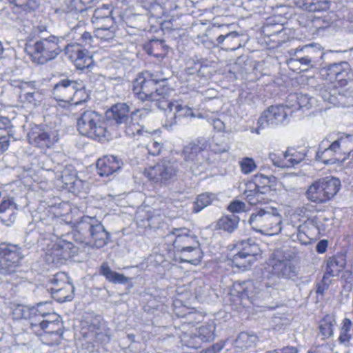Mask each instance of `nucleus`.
<instances>
[{"label":"nucleus","instance_id":"f257e3e1","mask_svg":"<svg viewBox=\"0 0 353 353\" xmlns=\"http://www.w3.org/2000/svg\"><path fill=\"white\" fill-rule=\"evenodd\" d=\"M30 317L32 329L41 334V341L48 345L58 344L63 334V323L60 316L54 312L52 303H39L36 307L30 308Z\"/></svg>","mask_w":353,"mask_h":353},{"label":"nucleus","instance_id":"f03ea898","mask_svg":"<svg viewBox=\"0 0 353 353\" xmlns=\"http://www.w3.org/2000/svg\"><path fill=\"white\" fill-rule=\"evenodd\" d=\"M166 239L173 246L176 261L194 265L200 263L203 252L197 237L190 230L185 228H174L166 236Z\"/></svg>","mask_w":353,"mask_h":353},{"label":"nucleus","instance_id":"7ed1b4c3","mask_svg":"<svg viewBox=\"0 0 353 353\" xmlns=\"http://www.w3.org/2000/svg\"><path fill=\"white\" fill-rule=\"evenodd\" d=\"M145 112L137 110L130 114V108L126 103H117L107 112V120L112 122L113 125L119 129V136H121V131H123L127 136L134 137L142 133L143 128L137 119Z\"/></svg>","mask_w":353,"mask_h":353},{"label":"nucleus","instance_id":"20e7f679","mask_svg":"<svg viewBox=\"0 0 353 353\" xmlns=\"http://www.w3.org/2000/svg\"><path fill=\"white\" fill-rule=\"evenodd\" d=\"M249 223L257 232L266 235H276L282 230V216L276 208H257L251 214Z\"/></svg>","mask_w":353,"mask_h":353},{"label":"nucleus","instance_id":"39448f33","mask_svg":"<svg viewBox=\"0 0 353 353\" xmlns=\"http://www.w3.org/2000/svg\"><path fill=\"white\" fill-rule=\"evenodd\" d=\"M290 53L294 54L295 57H292L288 61L289 68L295 70V67L299 63L303 67L301 70L316 68L320 65L324 54L321 46L316 43L305 45L301 48L292 49Z\"/></svg>","mask_w":353,"mask_h":353},{"label":"nucleus","instance_id":"423d86ee","mask_svg":"<svg viewBox=\"0 0 353 353\" xmlns=\"http://www.w3.org/2000/svg\"><path fill=\"white\" fill-rule=\"evenodd\" d=\"M179 163L174 159H162L144 171V175L154 183L168 185L176 180Z\"/></svg>","mask_w":353,"mask_h":353},{"label":"nucleus","instance_id":"0eeeda50","mask_svg":"<svg viewBox=\"0 0 353 353\" xmlns=\"http://www.w3.org/2000/svg\"><path fill=\"white\" fill-rule=\"evenodd\" d=\"M341 181L333 176H327L314 182L307 189L306 196L316 203H324L332 199L339 192Z\"/></svg>","mask_w":353,"mask_h":353},{"label":"nucleus","instance_id":"6e6552de","mask_svg":"<svg viewBox=\"0 0 353 353\" xmlns=\"http://www.w3.org/2000/svg\"><path fill=\"white\" fill-rule=\"evenodd\" d=\"M157 80L139 74L133 83L134 94L142 101H150L161 109L162 101L167 99L166 94L157 88Z\"/></svg>","mask_w":353,"mask_h":353},{"label":"nucleus","instance_id":"1a4fd4ad","mask_svg":"<svg viewBox=\"0 0 353 353\" xmlns=\"http://www.w3.org/2000/svg\"><path fill=\"white\" fill-rule=\"evenodd\" d=\"M292 112L293 110L288 105H272L262 113L257 120V126L251 128L250 132L260 134L267 127L284 124Z\"/></svg>","mask_w":353,"mask_h":353},{"label":"nucleus","instance_id":"9d476101","mask_svg":"<svg viewBox=\"0 0 353 353\" xmlns=\"http://www.w3.org/2000/svg\"><path fill=\"white\" fill-rule=\"evenodd\" d=\"M60 39L54 35L37 40L30 48V57L33 62L43 64L56 58L61 52Z\"/></svg>","mask_w":353,"mask_h":353},{"label":"nucleus","instance_id":"9b49d317","mask_svg":"<svg viewBox=\"0 0 353 353\" xmlns=\"http://www.w3.org/2000/svg\"><path fill=\"white\" fill-rule=\"evenodd\" d=\"M235 248L237 252L232 256V263L239 269H248L261 255L259 245L250 239L238 241Z\"/></svg>","mask_w":353,"mask_h":353},{"label":"nucleus","instance_id":"f8f14e48","mask_svg":"<svg viewBox=\"0 0 353 353\" xmlns=\"http://www.w3.org/2000/svg\"><path fill=\"white\" fill-rule=\"evenodd\" d=\"M160 110H164V126L167 128H172L181 119L196 117L192 108L178 101H170L168 98L162 101Z\"/></svg>","mask_w":353,"mask_h":353},{"label":"nucleus","instance_id":"ddd939ff","mask_svg":"<svg viewBox=\"0 0 353 353\" xmlns=\"http://www.w3.org/2000/svg\"><path fill=\"white\" fill-rule=\"evenodd\" d=\"M270 268L272 275L264 283L267 289H278L280 287L279 279H293L298 274L296 267L288 261L273 260Z\"/></svg>","mask_w":353,"mask_h":353},{"label":"nucleus","instance_id":"4468645a","mask_svg":"<svg viewBox=\"0 0 353 353\" xmlns=\"http://www.w3.org/2000/svg\"><path fill=\"white\" fill-rule=\"evenodd\" d=\"M97 222L94 217L84 216L78 222L77 227L80 230H88L92 238L89 243L92 247L100 248L107 244L108 233L102 224Z\"/></svg>","mask_w":353,"mask_h":353},{"label":"nucleus","instance_id":"2eb2a0df","mask_svg":"<svg viewBox=\"0 0 353 353\" xmlns=\"http://www.w3.org/2000/svg\"><path fill=\"white\" fill-rule=\"evenodd\" d=\"M320 75L322 79L332 83L336 81L339 85L343 86L352 78L351 68L346 61L334 63L322 68Z\"/></svg>","mask_w":353,"mask_h":353},{"label":"nucleus","instance_id":"dca6fc26","mask_svg":"<svg viewBox=\"0 0 353 353\" xmlns=\"http://www.w3.org/2000/svg\"><path fill=\"white\" fill-rule=\"evenodd\" d=\"M22 258L20 248L14 245H0V272L7 274L16 271Z\"/></svg>","mask_w":353,"mask_h":353},{"label":"nucleus","instance_id":"f3484780","mask_svg":"<svg viewBox=\"0 0 353 353\" xmlns=\"http://www.w3.org/2000/svg\"><path fill=\"white\" fill-rule=\"evenodd\" d=\"M119 135V129L113 125L112 122L105 120L99 114L97 121L92 125L91 132L88 133L87 137L99 141H104L117 137Z\"/></svg>","mask_w":353,"mask_h":353},{"label":"nucleus","instance_id":"a211bd4d","mask_svg":"<svg viewBox=\"0 0 353 353\" xmlns=\"http://www.w3.org/2000/svg\"><path fill=\"white\" fill-rule=\"evenodd\" d=\"M30 144L41 148H49L59 140L55 132H48L39 125H34L28 133Z\"/></svg>","mask_w":353,"mask_h":353},{"label":"nucleus","instance_id":"6ab92c4d","mask_svg":"<svg viewBox=\"0 0 353 353\" xmlns=\"http://www.w3.org/2000/svg\"><path fill=\"white\" fill-rule=\"evenodd\" d=\"M343 141L342 138H339L334 141L326 148H319L316 152V159L324 164H335L336 163H343L347 158H350L348 155H344L341 157V144Z\"/></svg>","mask_w":353,"mask_h":353},{"label":"nucleus","instance_id":"aec40b11","mask_svg":"<svg viewBox=\"0 0 353 353\" xmlns=\"http://www.w3.org/2000/svg\"><path fill=\"white\" fill-rule=\"evenodd\" d=\"M77 81L63 79L54 85L52 93L57 101L70 102L74 99Z\"/></svg>","mask_w":353,"mask_h":353},{"label":"nucleus","instance_id":"412c9836","mask_svg":"<svg viewBox=\"0 0 353 353\" xmlns=\"http://www.w3.org/2000/svg\"><path fill=\"white\" fill-rule=\"evenodd\" d=\"M121 159L114 156H105L97 163V170L101 176H108L117 172L122 165Z\"/></svg>","mask_w":353,"mask_h":353},{"label":"nucleus","instance_id":"4be33fe9","mask_svg":"<svg viewBox=\"0 0 353 353\" xmlns=\"http://www.w3.org/2000/svg\"><path fill=\"white\" fill-rule=\"evenodd\" d=\"M17 205L14 202L13 199L3 198L0 204V220L6 225H12L16 219V213L14 210H17Z\"/></svg>","mask_w":353,"mask_h":353},{"label":"nucleus","instance_id":"5701e85b","mask_svg":"<svg viewBox=\"0 0 353 353\" xmlns=\"http://www.w3.org/2000/svg\"><path fill=\"white\" fill-rule=\"evenodd\" d=\"M68 53L77 69L83 70L89 68L92 63V57L88 52L79 46L72 47L71 49L68 48Z\"/></svg>","mask_w":353,"mask_h":353},{"label":"nucleus","instance_id":"b1692460","mask_svg":"<svg viewBox=\"0 0 353 353\" xmlns=\"http://www.w3.org/2000/svg\"><path fill=\"white\" fill-rule=\"evenodd\" d=\"M99 114L93 110L84 111L77 120V128L79 133L87 137L91 132L92 125L97 121Z\"/></svg>","mask_w":353,"mask_h":353},{"label":"nucleus","instance_id":"393cba45","mask_svg":"<svg viewBox=\"0 0 353 353\" xmlns=\"http://www.w3.org/2000/svg\"><path fill=\"white\" fill-rule=\"evenodd\" d=\"M72 244L69 242L60 241L54 243L46 254V260L48 263H58L66 256V249H70Z\"/></svg>","mask_w":353,"mask_h":353},{"label":"nucleus","instance_id":"a878e982","mask_svg":"<svg viewBox=\"0 0 353 353\" xmlns=\"http://www.w3.org/2000/svg\"><path fill=\"white\" fill-rule=\"evenodd\" d=\"M345 259L343 255H336L329 258L327 261L324 275L329 278L339 276L345 268Z\"/></svg>","mask_w":353,"mask_h":353},{"label":"nucleus","instance_id":"bb28decb","mask_svg":"<svg viewBox=\"0 0 353 353\" xmlns=\"http://www.w3.org/2000/svg\"><path fill=\"white\" fill-rule=\"evenodd\" d=\"M352 326L353 323L350 319L345 317L341 321L338 342L345 347H350L352 345Z\"/></svg>","mask_w":353,"mask_h":353},{"label":"nucleus","instance_id":"cd10ccee","mask_svg":"<svg viewBox=\"0 0 353 353\" xmlns=\"http://www.w3.org/2000/svg\"><path fill=\"white\" fill-rule=\"evenodd\" d=\"M205 148V143L201 141L190 143L184 148V159L186 161H199L203 157L202 153Z\"/></svg>","mask_w":353,"mask_h":353},{"label":"nucleus","instance_id":"c85d7f7f","mask_svg":"<svg viewBox=\"0 0 353 353\" xmlns=\"http://www.w3.org/2000/svg\"><path fill=\"white\" fill-rule=\"evenodd\" d=\"M291 101H295L296 105L291 104L290 107L293 110H307L316 105V100L309 95L303 93H297L290 96Z\"/></svg>","mask_w":353,"mask_h":353},{"label":"nucleus","instance_id":"c756f323","mask_svg":"<svg viewBox=\"0 0 353 353\" xmlns=\"http://www.w3.org/2000/svg\"><path fill=\"white\" fill-rule=\"evenodd\" d=\"M19 97L23 106L29 109L39 106L44 99V95L41 90L21 93Z\"/></svg>","mask_w":353,"mask_h":353},{"label":"nucleus","instance_id":"7c9ffc66","mask_svg":"<svg viewBox=\"0 0 353 353\" xmlns=\"http://www.w3.org/2000/svg\"><path fill=\"white\" fill-rule=\"evenodd\" d=\"M99 274L103 276L107 281L113 283H126L128 279L123 274L117 273L113 271L108 264L103 263L99 269Z\"/></svg>","mask_w":353,"mask_h":353},{"label":"nucleus","instance_id":"2f4dec72","mask_svg":"<svg viewBox=\"0 0 353 353\" xmlns=\"http://www.w3.org/2000/svg\"><path fill=\"white\" fill-rule=\"evenodd\" d=\"M99 274L103 276L107 281L113 283H126L128 279L123 274L117 273L113 271L108 264L103 263L99 269Z\"/></svg>","mask_w":353,"mask_h":353},{"label":"nucleus","instance_id":"473e14b6","mask_svg":"<svg viewBox=\"0 0 353 353\" xmlns=\"http://www.w3.org/2000/svg\"><path fill=\"white\" fill-rule=\"evenodd\" d=\"M254 188L261 192H270V187L274 183L276 178L273 175L266 176L263 174H256L253 177Z\"/></svg>","mask_w":353,"mask_h":353},{"label":"nucleus","instance_id":"72a5a7b5","mask_svg":"<svg viewBox=\"0 0 353 353\" xmlns=\"http://www.w3.org/2000/svg\"><path fill=\"white\" fill-rule=\"evenodd\" d=\"M94 32L97 42L110 41L115 37V27L113 24H99L95 28Z\"/></svg>","mask_w":353,"mask_h":353},{"label":"nucleus","instance_id":"f704fd0d","mask_svg":"<svg viewBox=\"0 0 353 353\" xmlns=\"http://www.w3.org/2000/svg\"><path fill=\"white\" fill-rule=\"evenodd\" d=\"M306 156V150L303 148H290L285 151L287 168L293 167L301 162Z\"/></svg>","mask_w":353,"mask_h":353},{"label":"nucleus","instance_id":"c9c22d12","mask_svg":"<svg viewBox=\"0 0 353 353\" xmlns=\"http://www.w3.org/2000/svg\"><path fill=\"white\" fill-rule=\"evenodd\" d=\"M72 32L74 34H78L80 35V38L78 39L80 43L79 45L85 47H94L99 45L95 39V35L93 37L89 32L85 30V27L83 25H79L77 27L72 28Z\"/></svg>","mask_w":353,"mask_h":353},{"label":"nucleus","instance_id":"e433bc0d","mask_svg":"<svg viewBox=\"0 0 353 353\" xmlns=\"http://www.w3.org/2000/svg\"><path fill=\"white\" fill-rule=\"evenodd\" d=\"M111 10L107 5H103L101 8H99L95 10L94 16L92 18V23L98 26L101 22H104V24L112 25L114 23L111 15Z\"/></svg>","mask_w":353,"mask_h":353},{"label":"nucleus","instance_id":"4c0bfd02","mask_svg":"<svg viewBox=\"0 0 353 353\" xmlns=\"http://www.w3.org/2000/svg\"><path fill=\"white\" fill-rule=\"evenodd\" d=\"M194 335L201 339L202 341H212L215 337V324L214 322H209L196 329Z\"/></svg>","mask_w":353,"mask_h":353},{"label":"nucleus","instance_id":"58836bf2","mask_svg":"<svg viewBox=\"0 0 353 353\" xmlns=\"http://www.w3.org/2000/svg\"><path fill=\"white\" fill-rule=\"evenodd\" d=\"M63 285V288L55 289L54 292H51L52 298L60 303L70 301L73 297L74 288L72 284Z\"/></svg>","mask_w":353,"mask_h":353},{"label":"nucleus","instance_id":"ea45409f","mask_svg":"<svg viewBox=\"0 0 353 353\" xmlns=\"http://www.w3.org/2000/svg\"><path fill=\"white\" fill-rule=\"evenodd\" d=\"M239 218L234 214L223 216L217 222L216 227L228 232H232L238 226Z\"/></svg>","mask_w":353,"mask_h":353},{"label":"nucleus","instance_id":"a19ab883","mask_svg":"<svg viewBox=\"0 0 353 353\" xmlns=\"http://www.w3.org/2000/svg\"><path fill=\"white\" fill-rule=\"evenodd\" d=\"M216 199V195L212 193H203L199 194L193 203L192 212L197 213L210 205Z\"/></svg>","mask_w":353,"mask_h":353},{"label":"nucleus","instance_id":"79ce46f5","mask_svg":"<svg viewBox=\"0 0 353 353\" xmlns=\"http://www.w3.org/2000/svg\"><path fill=\"white\" fill-rule=\"evenodd\" d=\"M225 40H228L232 44L231 46H228L230 50L234 51L241 46L240 34L236 31L230 32L226 34H221L216 39L219 45L223 44Z\"/></svg>","mask_w":353,"mask_h":353},{"label":"nucleus","instance_id":"37998d69","mask_svg":"<svg viewBox=\"0 0 353 353\" xmlns=\"http://www.w3.org/2000/svg\"><path fill=\"white\" fill-rule=\"evenodd\" d=\"M303 1L301 8L309 12H320L326 10L330 8V1L328 0H306Z\"/></svg>","mask_w":353,"mask_h":353},{"label":"nucleus","instance_id":"c03bdc74","mask_svg":"<svg viewBox=\"0 0 353 353\" xmlns=\"http://www.w3.org/2000/svg\"><path fill=\"white\" fill-rule=\"evenodd\" d=\"M332 23V21L328 15L314 16L310 17V22L307 26L311 30L314 29L316 31H319L321 29L329 27Z\"/></svg>","mask_w":353,"mask_h":353},{"label":"nucleus","instance_id":"a18cd8bd","mask_svg":"<svg viewBox=\"0 0 353 353\" xmlns=\"http://www.w3.org/2000/svg\"><path fill=\"white\" fill-rule=\"evenodd\" d=\"M335 324L336 321L333 316L330 314L325 315L320 322V332L324 336H331L334 333Z\"/></svg>","mask_w":353,"mask_h":353},{"label":"nucleus","instance_id":"49530a36","mask_svg":"<svg viewBox=\"0 0 353 353\" xmlns=\"http://www.w3.org/2000/svg\"><path fill=\"white\" fill-rule=\"evenodd\" d=\"M268 192H261L258 190H250L245 192V195L247 201L250 205H256L258 203H266L268 199L265 197V194Z\"/></svg>","mask_w":353,"mask_h":353},{"label":"nucleus","instance_id":"de8ad7c7","mask_svg":"<svg viewBox=\"0 0 353 353\" xmlns=\"http://www.w3.org/2000/svg\"><path fill=\"white\" fill-rule=\"evenodd\" d=\"M335 87L336 85H334V87L330 88L329 90L327 89L321 88L320 95L325 101H327L334 105L338 106L341 103L339 97L336 95L338 90Z\"/></svg>","mask_w":353,"mask_h":353},{"label":"nucleus","instance_id":"09e8293b","mask_svg":"<svg viewBox=\"0 0 353 353\" xmlns=\"http://www.w3.org/2000/svg\"><path fill=\"white\" fill-rule=\"evenodd\" d=\"M52 286L50 288V292H54L55 289L63 288L64 284H72L69 277L65 272H59L54 275L50 280Z\"/></svg>","mask_w":353,"mask_h":353},{"label":"nucleus","instance_id":"8fccbe9b","mask_svg":"<svg viewBox=\"0 0 353 353\" xmlns=\"http://www.w3.org/2000/svg\"><path fill=\"white\" fill-rule=\"evenodd\" d=\"M89 99V94L85 89V85L82 81H77L76 89H74V99L72 100L73 103L79 105L85 102Z\"/></svg>","mask_w":353,"mask_h":353},{"label":"nucleus","instance_id":"3c124183","mask_svg":"<svg viewBox=\"0 0 353 353\" xmlns=\"http://www.w3.org/2000/svg\"><path fill=\"white\" fill-rule=\"evenodd\" d=\"M241 171L244 174L253 172L257 168L255 161L252 158L244 157L239 162Z\"/></svg>","mask_w":353,"mask_h":353},{"label":"nucleus","instance_id":"603ef678","mask_svg":"<svg viewBox=\"0 0 353 353\" xmlns=\"http://www.w3.org/2000/svg\"><path fill=\"white\" fill-rule=\"evenodd\" d=\"M269 158L272 163L279 168H287L285 152H272L269 154Z\"/></svg>","mask_w":353,"mask_h":353},{"label":"nucleus","instance_id":"864d4df0","mask_svg":"<svg viewBox=\"0 0 353 353\" xmlns=\"http://www.w3.org/2000/svg\"><path fill=\"white\" fill-rule=\"evenodd\" d=\"M63 185L74 184L76 180V173L70 168H65L59 179Z\"/></svg>","mask_w":353,"mask_h":353},{"label":"nucleus","instance_id":"5fc2aeb1","mask_svg":"<svg viewBox=\"0 0 353 353\" xmlns=\"http://www.w3.org/2000/svg\"><path fill=\"white\" fill-rule=\"evenodd\" d=\"M210 148L216 154H222L228 152L230 146L223 139L214 138Z\"/></svg>","mask_w":353,"mask_h":353},{"label":"nucleus","instance_id":"6e6d98bb","mask_svg":"<svg viewBox=\"0 0 353 353\" xmlns=\"http://www.w3.org/2000/svg\"><path fill=\"white\" fill-rule=\"evenodd\" d=\"M239 286L243 290L242 294L246 295L249 298L257 296L260 293V291L251 281L243 282L242 284H239Z\"/></svg>","mask_w":353,"mask_h":353},{"label":"nucleus","instance_id":"4d7b16f0","mask_svg":"<svg viewBox=\"0 0 353 353\" xmlns=\"http://www.w3.org/2000/svg\"><path fill=\"white\" fill-rule=\"evenodd\" d=\"M13 315L14 317L17 319H26L32 316L30 314V309L29 310L23 305H17L13 311Z\"/></svg>","mask_w":353,"mask_h":353},{"label":"nucleus","instance_id":"13d9d810","mask_svg":"<svg viewBox=\"0 0 353 353\" xmlns=\"http://www.w3.org/2000/svg\"><path fill=\"white\" fill-rule=\"evenodd\" d=\"M228 209L232 213H239L246 211V205L242 201H234L228 205Z\"/></svg>","mask_w":353,"mask_h":353},{"label":"nucleus","instance_id":"bf43d9fd","mask_svg":"<svg viewBox=\"0 0 353 353\" xmlns=\"http://www.w3.org/2000/svg\"><path fill=\"white\" fill-rule=\"evenodd\" d=\"M161 149L162 144L157 141L152 140L147 145V150L148 152L153 156L159 154Z\"/></svg>","mask_w":353,"mask_h":353},{"label":"nucleus","instance_id":"052dcab7","mask_svg":"<svg viewBox=\"0 0 353 353\" xmlns=\"http://www.w3.org/2000/svg\"><path fill=\"white\" fill-rule=\"evenodd\" d=\"M330 283V278L325 275H323L321 282L319 283L317 285L316 294L323 295L325 291H326L328 289Z\"/></svg>","mask_w":353,"mask_h":353},{"label":"nucleus","instance_id":"680f3d73","mask_svg":"<svg viewBox=\"0 0 353 353\" xmlns=\"http://www.w3.org/2000/svg\"><path fill=\"white\" fill-rule=\"evenodd\" d=\"M307 223H305L303 225H300L299 227L295 228H293V229L295 230V232H293L292 234H288L291 236V238L295 241V240H300L301 241H303L304 239H303V236L305 235V231L304 229L305 228V225Z\"/></svg>","mask_w":353,"mask_h":353},{"label":"nucleus","instance_id":"e2e57ef3","mask_svg":"<svg viewBox=\"0 0 353 353\" xmlns=\"http://www.w3.org/2000/svg\"><path fill=\"white\" fill-rule=\"evenodd\" d=\"M254 339L255 336H250L247 333H241L237 339V343L245 342L244 347L247 348L251 346L250 343H253Z\"/></svg>","mask_w":353,"mask_h":353},{"label":"nucleus","instance_id":"0e129e2a","mask_svg":"<svg viewBox=\"0 0 353 353\" xmlns=\"http://www.w3.org/2000/svg\"><path fill=\"white\" fill-rule=\"evenodd\" d=\"M10 121L7 117H0V134L8 136L6 129L10 126Z\"/></svg>","mask_w":353,"mask_h":353},{"label":"nucleus","instance_id":"69168bd1","mask_svg":"<svg viewBox=\"0 0 353 353\" xmlns=\"http://www.w3.org/2000/svg\"><path fill=\"white\" fill-rule=\"evenodd\" d=\"M9 137L0 134V154H2L8 149Z\"/></svg>","mask_w":353,"mask_h":353},{"label":"nucleus","instance_id":"338daca9","mask_svg":"<svg viewBox=\"0 0 353 353\" xmlns=\"http://www.w3.org/2000/svg\"><path fill=\"white\" fill-rule=\"evenodd\" d=\"M269 353H299V350L295 347L287 346L282 349L271 351Z\"/></svg>","mask_w":353,"mask_h":353},{"label":"nucleus","instance_id":"774afa93","mask_svg":"<svg viewBox=\"0 0 353 353\" xmlns=\"http://www.w3.org/2000/svg\"><path fill=\"white\" fill-rule=\"evenodd\" d=\"M212 125L214 129L218 131H223L225 130V123L219 119H214L212 120Z\"/></svg>","mask_w":353,"mask_h":353}]
</instances>
